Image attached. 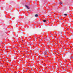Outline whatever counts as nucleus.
<instances>
[{"instance_id": "obj_1", "label": "nucleus", "mask_w": 73, "mask_h": 73, "mask_svg": "<svg viewBox=\"0 0 73 73\" xmlns=\"http://www.w3.org/2000/svg\"><path fill=\"white\" fill-rule=\"evenodd\" d=\"M25 7L27 8V9H30V8L29 7V6H28V5H25Z\"/></svg>"}, {"instance_id": "obj_2", "label": "nucleus", "mask_w": 73, "mask_h": 73, "mask_svg": "<svg viewBox=\"0 0 73 73\" xmlns=\"http://www.w3.org/2000/svg\"><path fill=\"white\" fill-rule=\"evenodd\" d=\"M47 53V51H45L44 52V55H45V54H46V53Z\"/></svg>"}, {"instance_id": "obj_3", "label": "nucleus", "mask_w": 73, "mask_h": 73, "mask_svg": "<svg viewBox=\"0 0 73 73\" xmlns=\"http://www.w3.org/2000/svg\"><path fill=\"white\" fill-rule=\"evenodd\" d=\"M59 3L61 5H62V2H60Z\"/></svg>"}, {"instance_id": "obj_4", "label": "nucleus", "mask_w": 73, "mask_h": 73, "mask_svg": "<svg viewBox=\"0 0 73 73\" xmlns=\"http://www.w3.org/2000/svg\"><path fill=\"white\" fill-rule=\"evenodd\" d=\"M35 17H38V15H37V14L35 15Z\"/></svg>"}, {"instance_id": "obj_5", "label": "nucleus", "mask_w": 73, "mask_h": 73, "mask_svg": "<svg viewBox=\"0 0 73 73\" xmlns=\"http://www.w3.org/2000/svg\"><path fill=\"white\" fill-rule=\"evenodd\" d=\"M43 22L45 23V22H46V20H43Z\"/></svg>"}, {"instance_id": "obj_6", "label": "nucleus", "mask_w": 73, "mask_h": 73, "mask_svg": "<svg viewBox=\"0 0 73 73\" xmlns=\"http://www.w3.org/2000/svg\"><path fill=\"white\" fill-rule=\"evenodd\" d=\"M64 15L65 16H67V14H64Z\"/></svg>"}, {"instance_id": "obj_7", "label": "nucleus", "mask_w": 73, "mask_h": 73, "mask_svg": "<svg viewBox=\"0 0 73 73\" xmlns=\"http://www.w3.org/2000/svg\"><path fill=\"white\" fill-rule=\"evenodd\" d=\"M71 58H73V56H72L71 57Z\"/></svg>"}, {"instance_id": "obj_8", "label": "nucleus", "mask_w": 73, "mask_h": 73, "mask_svg": "<svg viewBox=\"0 0 73 73\" xmlns=\"http://www.w3.org/2000/svg\"><path fill=\"white\" fill-rule=\"evenodd\" d=\"M36 0V1H37V0Z\"/></svg>"}, {"instance_id": "obj_9", "label": "nucleus", "mask_w": 73, "mask_h": 73, "mask_svg": "<svg viewBox=\"0 0 73 73\" xmlns=\"http://www.w3.org/2000/svg\"><path fill=\"white\" fill-rule=\"evenodd\" d=\"M32 44H33L32 43Z\"/></svg>"}]
</instances>
